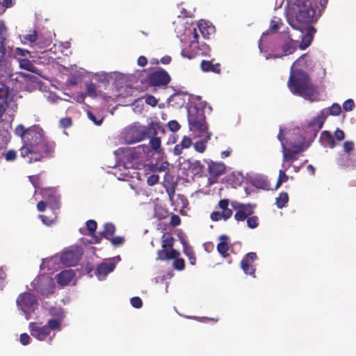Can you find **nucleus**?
<instances>
[{
    "label": "nucleus",
    "mask_w": 356,
    "mask_h": 356,
    "mask_svg": "<svg viewBox=\"0 0 356 356\" xmlns=\"http://www.w3.org/2000/svg\"><path fill=\"white\" fill-rule=\"evenodd\" d=\"M55 143L49 140L42 128L35 125L28 128L24 145L20 148V155L26 158L28 163L40 161L44 158L52 157Z\"/></svg>",
    "instance_id": "1"
},
{
    "label": "nucleus",
    "mask_w": 356,
    "mask_h": 356,
    "mask_svg": "<svg viewBox=\"0 0 356 356\" xmlns=\"http://www.w3.org/2000/svg\"><path fill=\"white\" fill-rule=\"evenodd\" d=\"M328 0H296L288 17L290 26L296 30L303 32L306 26H312L315 17L316 9L321 13ZM321 15V13H319Z\"/></svg>",
    "instance_id": "2"
},
{
    "label": "nucleus",
    "mask_w": 356,
    "mask_h": 356,
    "mask_svg": "<svg viewBox=\"0 0 356 356\" xmlns=\"http://www.w3.org/2000/svg\"><path fill=\"white\" fill-rule=\"evenodd\" d=\"M214 32V26L209 25L205 21H200L197 28L193 29V37L191 39L188 48H186L181 51V56L188 59H193L198 56L207 55L210 50L209 47L206 44H199V33H201L204 38L208 39Z\"/></svg>",
    "instance_id": "3"
},
{
    "label": "nucleus",
    "mask_w": 356,
    "mask_h": 356,
    "mask_svg": "<svg viewBox=\"0 0 356 356\" xmlns=\"http://www.w3.org/2000/svg\"><path fill=\"white\" fill-rule=\"evenodd\" d=\"M195 100H201L199 96H188V101L192 104L188 108V121L190 130L197 132L199 136H207V139H210L211 133L208 131V125L205 120L204 107L206 102H195Z\"/></svg>",
    "instance_id": "4"
},
{
    "label": "nucleus",
    "mask_w": 356,
    "mask_h": 356,
    "mask_svg": "<svg viewBox=\"0 0 356 356\" xmlns=\"http://www.w3.org/2000/svg\"><path fill=\"white\" fill-rule=\"evenodd\" d=\"M288 86L294 95L313 102L318 94L317 87L312 83L308 74L302 70L291 74Z\"/></svg>",
    "instance_id": "5"
},
{
    "label": "nucleus",
    "mask_w": 356,
    "mask_h": 356,
    "mask_svg": "<svg viewBox=\"0 0 356 356\" xmlns=\"http://www.w3.org/2000/svg\"><path fill=\"white\" fill-rule=\"evenodd\" d=\"M305 138L300 134H295L293 140H289V147L283 145V163L297 160V155L305 149Z\"/></svg>",
    "instance_id": "6"
},
{
    "label": "nucleus",
    "mask_w": 356,
    "mask_h": 356,
    "mask_svg": "<svg viewBox=\"0 0 356 356\" xmlns=\"http://www.w3.org/2000/svg\"><path fill=\"white\" fill-rule=\"evenodd\" d=\"M33 289L42 296L52 294L54 291L55 284L52 278L40 275L37 276L31 283Z\"/></svg>",
    "instance_id": "7"
},
{
    "label": "nucleus",
    "mask_w": 356,
    "mask_h": 356,
    "mask_svg": "<svg viewBox=\"0 0 356 356\" xmlns=\"http://www.w3.org/2000/svg\"><path fill=\"white\" fill-rule=\"evenodd\" d=\"M38 305L36 297L29 292L20 293L17 299V307L25 314L26 319L29 318L30 313L35 311Z\"/></svg>",
    "instance_id": "8"
},
{
    "label": "nucleus",
    "mask_w": 356,
    "mask_h": 356,
    "mask_svg": "<svg viewBox=\"0 0 356 356\" xmlns=\"http://www.w3.org/2000/svg\"><path fill=\"white\" fill-rule=\"evenodd\" d=\"M144 145H138L134 147H120L115 151V154L120 156L125 163H131L134 161L138 159L145 152Z\"/></svg>",
    "instance_id": "9"
},
{
    "label": "nucleus",
    "mask_w": 356,
    "mask_h": 356,
    "mask_svg": "<svg viewBox=\"0 0 356 356\" xmlns=\"http://www.w3.org/2000/svg\"><path fill=\"white\" fill-rule=\"evenodd\" d=\"M146 135L147 131L145 127L132 125L124 130L122 138L127 143L131 144L144 140Z\"/></svg>",
    "instance_id": "10"
},
{
    "label": "nucleus",
    "mask_w": 356,
    "mask_h": 356,
    "mask_svg": "<svg viewBox=\"0 0 356 356\" xmlns=\"http://www.w3.org/2000/svg\"><path fill=\"white\" fill-rule=\"evenodd\" d=\"M29 330L32 337L39 341H45L49 338L51 341L55 336V333L52 334L49 330V327L42 325L41 323L31 322L29 323Z\"/></svg>",
    "instance_id": "11"
},
{
    "label": "nucleus",
    "mask_w": 356,
    "mask_h": 356,
    "mask_svg": "<svg viewBox=\"0 0 356 356\" xmlns=\"http://www.w3.org/2000/svg\"><path fill=\"white\" fill-rule=\"evenodd\" d=\"M256 205L248 204H241L237 202H232L231 207L236 211L234 218L237 221H244L254 213Z\"/></svg>",
    "instance_id": "12"
},
{
    "label": "nucleus",
    "mask_w": 356,
    "mask_h": 356,
    "mask_svg": "<svg viewBox=\"0 0 356 356\" xmlns=\"http://www.w3.org/2000/svg\"><path fill=\"white\" fill-rule=\"evenodd\" d=\"M169 74L163 69L160 68L148 76V83L151 86L165 87L170 82Z\"/></svg>",
    "instance_id": "13"
},
{
    "label": "nucleus",
    "mask_w": 356,
    "mask_h": 356,
    "mask_svg": "<svg viewBox=\"0 0 356 356\" xmlns=\"http://www.w3.org/2000/svg\"><path fill=\"white\" fill-rule=\"evenodd\" d=\"M40 194L45 202L48 203V207L52 210L53 213H56L60 207V197L57 195L56 190L52 188H43Z\"/></svg>",
    "instance_id": "14"
},
{
    "label": "nucleus",
    "mask_w": 356,
    "mask_h": 356,
    "mask_svg": "<svg viewBox=\"0 0 356 356\" xmlns=\"http://www.w3.org/2000/svg\"><path fill=\"white\" fill-rule=\"evenodd\" d=\"M245 180L243 174L238 171H232L231 168H227L224 165V181L232 188L240 186Z\"/></svg>",
    "instance_id": "15"
},
{
    "label": "nucleus",
    "mask_w": 356,
    "mask_h": 356,
    "mask_svg": "<svg viewBox=\"0 0 356 356\" xmlns=\"http://www.w3.org/2000/svg\"><path fill=\"white\" fill-rule=\"evenodd\" d=\"M182 166H187L188 175L202 177L204 175V165L200 161L188 159L183 162Z\"/></svg>",
    "instance_id": "16"
},
{
    "label": "nucleus",
    "mask_w": 356,
    "mask_h": 356,
    "mask_svg": "<svg viewBox=\"0 0 356 356\" xmlns=\"http://www.w3.org/2000/svg\"><path fill=\"white\" fill-rule=\"evenodd\" d=\"M257 258V254L253 252H249L243 257L241 261V267L246 275L254 277L255 267L253 264Z\"/></svg>",
    "instance_id": "17"
},
{
    "label": "nucleus",
    "mask_w": 356,
    "mask_h": 356,
    "mask_svg": "<svg viewBox=\"0 0 356 356\" xmlns=\"http://www.w3.org/2000/svg\"><path fill=\"white\" fill-rule=\"evenodd\" d=\"M81 251L78 248L64 252L60 257L62 264L67 266L76 265L81 258Z\"/></svg>",
    "instance_id": "18"
},
{
    "label": "nucleus",
    "mask_w": 356,
    "mask_h": 356,
    "mask_svg": "<svg viewBox=\"0 0 356 356\" xmlns=\"http://www.w3.org/2000/svg\"><path fill=\"white\" fill-rule=\"evenodd\" d=\"M7 38L8 29L4 23L2 21H0V67H6L7 65V59L5 57V42Z\"/></svg>",
    "instance_id": "19"
},
{
    "label": "nucleus",
    "mask_w": 356,
    "mask_h": 356,
    "mask_svg": "<svg viewBox=\"0 0 356 356\" xmlns=\"http://www.w3.org/2000/svg\"><path fill=\"white\" fill-rule=\"evenodd\" d=\"M316 32V29L312 26H306L303 32L300 31L302 40L300 44H298V46L301 49H305L311 44L313 35Z\"/></svg>",
    "instance_id": "20"
},
{
    "label": "nucleus",
    "mask_w": 356,
    "mask_h": 356,
    "mask_svg": "<svg viewBox=\"0 0 356 356\" xmlns=\"http://www.w3.org/2000/svg\"><path fill=\"white\" fill-rule=\"evenodd\" d=\"M209 172V184L212 185L218 182V177L222 174V165L211 162L208 165Z\"/></svg>",
    "instance_id": "21"
},
{
    "label": "nucleus",
    "mask_w": 356,
    "mask_h": 356,
    "mask_svg": "<svg viewBox=\"0 0 356 356\" xmlns=\"http://www.w3.org/2000/svg\"><path fill=\"white\" fill-rule=\"evenodd\" d=\"M298 46V42L297 40H293L291 38H290L282 45V50L283 51V54H274L273 56H270V57L273 58H282L284 56L292 54L293 52L296 51Z\"/></svg>",
    "instance_id": "22"
},
{
    "label": "nucleus",
    "mask_w": 356,
    "mask_h": 356,
    "mask_svg": "<svg viewBox=\"0 0 356 356\" xmlns=\"http://www.w3.org/2000/svg\"><path fill=\"white\" fill-rule=\"evenodd\" d=\"M115 268V266L112 262L101 263L97 266L95 273L99 280H102L113 271Z\"/></svg>",
    "instance_id": "23"
},
{
    "label": "nucleus",
    "mask_w": 356,
    "mask_h": 356,
    "mask_svg": "<svg viewBox=\"0 0 356 356\" xmlns=\"http://www.w3.org/2000/svg\"><path fill=\"white\" fill-rule=\"evenodd\" d=\"M75 273L71 269L63 270L56 276L57 282L63 286H67L72 282Z\"/></svg>",
    "instance_id": "24"
},
{
    "label": "nucleus",
    "mask_w": 356,
    "mask_h": 356,
    "mask_svg": "<svg viewBox=\"0 0 356 356\" xmlns=\"http://www.w3.org/2000/svg\"><path fill=\"white\" fill-rule=\"evenodd\" d=\"M338 163L343 167H356V155L354 154H343L338 159Z\"/></svg>",
    "instance_id": "25"
},
{
    "label": "nucleus",
    "mask_w": 356,
    "mask_h": 356,
    "mask_svg": "<svg viewBox=\"0 0 356 356\" xmlns=\"http://www.w3.org/2000/svg\"><path fill=\"white\" fill-rule=\"evenodd\" d=\"M9 90L4 85L0 88V118L2 117L4 111L8 106Z\"/></svg>",
    "instance_id": "26"
},
{
    "label": "nucleus",
    "mask_w": 356,
    "mask_h": 356,
    "mask_svg": "<svg viewBox=\"0 0 356 356\" xmlns=\"http://www.w3.org/2000/svg\"><path fill=\"white\" fill-rule=\"evenodd\" d=\"M181 242L183 245L184 253L188 257L190 264L195 266L196 264V257L193 248L185 239H181Z\"/></svg>",
    "instance_id": "27"
},
{
    "label": "nucleus",
    "mask_w": 356,
    "mask_h": 356,
    "mask_svg": "<svg viewBox=\"0 0 356 356\" xmlns=\"http://www.w3.org/2000/svg\"><path fill=\"white\" fill-rule=\"evenodd\" d=\"M252 184L256 188L268 191L270 188V184L268 179L262 176H257L252 179Z\"/></svg>",
    "instance_id": "28"
},
{
    "label": "nucleus",
    "mask_w": 356,
    "mask_h": 356,
    "mask_svg": "<svg viewBox=\"0 0 356 356\" xmlns=\"http://www.w3.org/2000/svg\"><path fill=\"white\" fill-rule=\"evenodd\" d=\"M200 67L204 72H212L216 74H220L221 72L220 63L213 64L211 61L209 60H202Z\"/></svg>",
    "instance_id": "29"
},
{
    "label": "nucleus",
    "mask_w": 356,
    "mask_h": 356,
    "mask_svg": "<svg viewBox=\"0 0 356 356\" xmlns=\"http://www.w3.org/2000/svg\"><path fill=\"white\" fill-rule=\"evenodd\" d=\"M236 246L240 247L241 245L240 243L231 244L229 237L224 235V259H227L229 256V252L236 255L237 252L235 251Z\"/></svg>",
    "instance_id": "30"
},
{
    "label": "nucleus",
    "mask_w": 356,
    "mask_h": 356,
    "mask_svg": "<svg viewBox=\"0 0 356 356\" xmlns=\"http://www.w3.org/2000/svg\"><path fill=\"white\" fill-rule=\"evenodd\" d=\"M326 118L327 113L323 110L317 115L316 118L313 119L312 121L309 123V125L312 127H316L318 131L323 127Z\"/></svg>",
    "instance_id": "31"
},
{
    "label": "nucleus",
    "mask_w": 356,
    "mask_h": 356,
    "mask_svg": "<svg viewBox=\"0 0 356 356\" xmlns=\"http://www.w3.org/2000/svg\"><path fill=\"white\" fill-rule=\"evenodd\" d=\"M321 140L325 147L334 148L336 146L334 136L327 131H323L321 133Z\"/></svg>",
    "instance_id": "32"
},
{
    "label": "nucleus",
    "mask_w": 356,
    "mask_h": 356,
    "mask_svg": "<svg viewBox=\"0 0 356 356\" xmlns=\"http://www.w3.org/2000/svg\"><path fill=\"white\" fill-rule=\"evenodd\" d=\"M38 38L35 49L38 52H43L47 47L50 46L51 40L42 35H38Z\"/></svg>",
    "instance_id": "33"
},
{
    "label": "nucleus",
    "mask_w": 356,
    "mask_h": 356,
    "mask_svg": "<svg viewBox=\"0 0 356 356\" xmlns=\"http://www.w3.org/2000/svg\"><path fill=\"white\" fill-rule=\"evenodd\" d=\"M115 232V227L113 223L108 222L104 225V230L100 233L104 238L109 240L114 236Z\"/></svg>",
    "instance_id": "34"
},
{
    "label": "nucleus",
    "mask_w": 356,
    "mask_h": 356,
    "mask_svg": "<svg viewBox=\"0 0 356 356\" xmlns=\"http://www.w3.org/2000/svg\"><path fill=\"white\" fill-rule=\"evenodd\" d=\"M204 138L203 139H201L200 140H197L193 144V147L195 151H197L199 153H203L207 149V141L209 139L207 138V136L204 135V136H202Z\"/></svg>",
    "instance_id": "35"
},
{
    "label": "nucleus",
    "mask_w": 356,
    "mask_h": 356,
    "mask_svg": "<svg viewBox=\"0 0 356 356\" xmlns=\"http://www.w3.org/2000/svg\"><path fill=\"white\" fill-rule=\"evenodd\" d=\"M289 202V195L286 192H282L276 198L275 204L279 209H282Z\"/></svg>",
    "instance_id": "36"
},
{
    "label": "nucleus",
    "mask_w": 356,
    "mask_h": 356,
    "mask_svg": "<svg viewBox=\"0 0 356 356\" xmlns=\"http://www.w3.org/2000/svg\"><path fill=\"white\" fill-rule=\"evenodd\" d=\"M18 61H19V67L22 69H24V70L30 71V72L33 71V69L35 68V67H34L33 64L32 63V62L30 61L29 59L22 58V59H19Z\"/></svg>",
    "instance_id": "37"
},
{
    "label": "nucleus",
    "mask_w": 356,
    "mask_h": 356,
    "mask_svg": "<svg viewBox=\"0 0 356 356\" xmlns=\"http://www.w3.org/2000/svg\"><path fill=\"white\" fill-rule=\"evenodd\" d=\"M47 327H49V330L50 333L51 334L53 330H60V321L57 319H49L47 322V324L46 325Z\"/></svg>",
    "instance_id": "38"
},
{
    "label": "nucleus",
    "mask_w": 356,
    "mask_h": 356,
    "mask_svg": "<svg viewBox=\"0 0 356 356\" xmlns=\"http://www.w3.org/2000/svg\"><path fill=\"white\" fill-rule=\"evenodd\" d=\"M86 92L87 95L92 98L97 97L98 95L95 84L92 82L86 83Z\"/></svg>",
    "instance_id": "39"
},
{
    "label": "nucleus",
    "mask_w": 356,
    "mask_h": 356,
    "mask_svg": "<svg viewBox=\"0 0 356 356\" xmlns=\"http://www.w3.org/2000/svg\"><path fill=\"white\" fill-rule=\"evenodd\" d=\"M163 186L165 188H172L174 190V177L170 173H165L163 178Z\"/></svg>",
    "instance_id": "40"
},
{
    "label": "nucleus",
    "mask_w": 356,
    "mask_h": 356,
    "mask_svg": "<svg viewBox=\"0 0 356 356\" xmlns=\"http://www.w3.org/2000/svg\"><path fill=\"white\" fill-rule=\"evenodd\" d=\"M54 213V217H49L45 215H40L39 218L42 220V222L46 225H51L53 222H54L57 218L58 211L56 213Z\"/></svg>",
    "instance_id": "41"
},
{
    "label": "nucleus",
    "mask_w": 356,
    "mask_h": 356,
    "mask_svg": "<svg viewBox=\"0 0 356 356\" xmlns=\"http://www.w3.org/2000/svg\"><path fill=\"white\" fill-rule=\"evenodd\" d=\"M150 146L151 148L154 150L156 152L159 153L161 152V139L158 137H154L152 138L150 141Z\"/></svg>",
    "instance_id": "42"
},
{
    "label": "nucleus",
    "mask_w": 356,
    "mask_h": 356,
    "mask_svg": "<svg viewBox=\"0 0 356 356\" xmlns=\"http://www.w3.org/2000/svg\"><path fill=\"white\" fill-rule=\"evenodd\" d=\"M38 34L37 31H33L30 32L29 34H26V35H24V38L25 40H26L29 42H30L31 43H32L33 47L35 48L36 42H37V40H38Z\"/></svg>",
    "instance_id": "43"
},
{
    "label": "nucleus",
    "mask_w": 356,
    "mask_h": 356,
    "mask_svg": "<svg viewBox=\"0 0 356 356\" xmlns=\"http://www.w3.org/2000/svg\"><path fill=\"white\" fill-rule=\"evenodd\" d=\"M174 238L172 236H167L166 237L163 236V239L162 241V248L165 249H169L172 248L174 245Z\"/></svg>",
    "instance_id": "44"
},
{
    "label": "nucleus",
    "mask_w": 356,
    "mask_h": 356,
    "mask_svg": "<svg viewBox=\"0 0 356 356\" xmlns=\"http://www.w3.org/2000/svg\"><path fill=\"white\" fill-rule=\"evenodd\" d=\"M15 133L17 136H20L24 142L25 140V136L28 133V129H25L23 125L19 124L15 128Z\"/></svg>",
    "instance_id": "45"
},
{
    "label": "nucleus",
    "mask_w": 356,
    "mask_h": 356,
    "mask_svg": "<svg viewBox=\"0 0 356 356\" xmlns=\"http://www.w3.org/2000/svg\"><path fill=\"white\" fill-rule=\"evenodd\" d=\"M232 209H234L232 207L229 208V200L224 199V220L229 218L232 216Z\"/></svg>",
    "instance_id": "46"
},
{
    "label": "nucleus",
    "mask_w": 356,
    "mask_h": 356,
    "mask_svg": "<svg viewBox=\"0 0 356 356\" xmlns=\"http://www.w3.org/2000/svg\"><path fill=\"white\" fill-rule=\"evenodd\" d=\"M97 224L94 220H89L86 222V228L88 231V235H93L97 229Z\"/></svg>",
    "instance_id": "47"
},
{
    "label": "nucleus",
    "mask_w": 356,
    "mask_h": 356,
    "mask_svg": "<svg viewBox=\"0 0 356 356\" xmlns=\"http://www.w3.org/2000/svg\"><path fill=\"white\" fill-rule=\"evenodd\" d=\"M341 107L337 103L332 104V105L329 108V114L331 115L337 116L341 113Z\"/></svg>",
    "instance_id": "48"
},
{
    "label": "nucleus",
    "mask_w": 356,
    "mask_h": 356,
    "mask_svg": "<svg viewBox=\"0 0 356 356\" xmlns=\"http://www.w3.org/2000/svg\"><path fill=\"white\" fill-rule=\"evenodd\" d=\"M289 179V177L286 175L285 172L280 170L279 172V177L277 181L275 189L278 188L283 182H286Z\"/></svg>",
    "instance_id": "49"
},
{
    "label": "nucleus",
    "mask_w": 356,
    "mask_h": 356,
    "mask_svg": "<svg viewBox=\"0 0 356 356\" xmlns=\"http://www.w3.org/2000/svg\"><path fill=\"white\" fill-rule=\"evenodd\" d=\"M282 24L280 19H272L270 21V24L268 31L270 32H277L280 26Z\"/></svg>",
    "instance_id": "50"
},
{
    "label": "nucleus",
    "mask_w": 356,
    "mask_h": 356,
    "mask_svg": "<svg viewBox=\"0 0 356 356\" xmlns=\"http://www.w3.org/2000/svg\"><path fill=\"white\" fill-rule=\"evenodd\" d=\"M247 224H248V226L251 228V229H254V228H256L258 225H259V218L257 216H250L248 219H247Z\"/></svg>",
    "instance_id": "51"
},
{
    "label": "nucleus",
    "mask_w": 356,
    "mask_h": 356,
    "mask_svg": "<svg viewBox=\"0 0 356 356\" xmlns=\"http://www.w3.org/2000/svg\"><path fill=\"white\" fill-rule=\"evenodd\" d=\"M180 255V253L176 250L175 249H173L172 248L167 249V256L165 257L166 260L169 259H177Z\"/></svg>",
    "instance_id": "52"
},
{
    "label": "nucleus",
    "mask_w": 356,
    "mask_h": 356,
    "mask_svg": "<svg viewBox=\"0 0 356 356\" xmlns=\"http://www.w3.org/2000/svg\"><path fill=\"white\" fill-rule=\"evenodd\" d=\"M108 241H111V244L113 246L118 247V246L122 245L124 243L125 239L123 236H113Z\"/></svg>",
    "instance_id": "53"
},
{
    "label": "nucleus",
    "mask_w": 356,
    "mask_h": 356,
    "mask_svg": "<svg viewBox=\"0 0 356 356\" xmlns=\"http://www.w3.org/2000/svg\"><path fill=\"white\" fill-rule=\"evenodd\" d=\"M173 266L178 270H183L185 268V261L183 259L178 257L177 259H175Z\"/></svg>",
    "instance_id": "54"
},
{
    "label": "nucleus",
    "mask_w": 356,
    "mask_h": 356,
    "mask_svg": "<svg viewBox=\"0 0 356 356\" xmlns=\"http://www.w3.org/2000/svg\"><path fill=\"white\" fill-rule=\"evenodd\" d=\"M168 129L172 132H177L179 130L181 126L176 120H170L168 123Z\"/></svg>",
    "instance_id": "55"
},
{
    "label": "nucleus",
    "mask_w": 356,
    "mask_h": 356,
    "mask_svg": "<svg viewBox=\"0 0 356 356\" xmlns=\"http://www.w3.org/2000/svg\"><path fill=\"white\" fill-rule=\"evenodd\" d=\"M144 98L145 100V103L151 106H156L158 104L157 99L153 95H146Z\"/></svg>",
    "instance_id": "56"
},
{
    "label": "nucleus",
    "mask_w": 356,
    "mask_h": 356,
    "mask_svg": "<svg viewBox=\"0 0 356 356\" xmlns=\"http://www.w3.org/2000/svg\"><path fill=\"white\" fill-rule=\"evenodd\" d=\"M355 144L353 141H346L343 143V151L345 154H352L351 152L354 149Z\"/></svg>",
    "instance_id": "57"
},
{
    "label": "nucleus",
    "mask_w": 356,
    "mask_h": 356,
    "mask_svg": "<svg viewBox=\"0 0 356 356\" xmlns=\"http://www.w3.org/2000/svg\"><path fill=\"white\" fill-rule=\"evenodd\" d=\"M355 107L354 101L352 99L346 100L343 104V108L346 111H351Z\"/></svg>",
    "instance_id": "58"
},
{
    "label": "nucleus",
    "mask_w": 356,
    "mask_h": 356,
    "mask_svg": "<svg viewBox=\"0 0 356 356\" xmlns=\"http://www.w3.org/2000/svg\"><path fill=\"white\" fill-rule=\"evenodd\" d=\"M59 124L62 128L66 129L72 126V121L70 118H63L60 120Z\"/></svg>",
    "instance_id": "59"
},
{
    "label": "nucleus",
    "mask_w": 356,
    "mask_h": 356,
    "mask_svg": "<svg viewBox=\"0 0 356 356\" xmlns=\"http://www.w3.org/2000/svg\"><path fill=\"white\" fill-rule=\"evenodd\" d=\"M159 181V176L158 175H151L147 177V183L149 186H152L156 184Z\"/></svg>",
    "instance_id": "60"
},
{
    "label": "nucleus",
    "mask_w": 356,
    "mask_h": 356,
    "mask_svg": "<svg viewBox=\"0 0 356 356\" xmlns=\"http://www.w3.org/2000/svg\"><path fill=\"white\" fill-rule=\"evenodd\" d=\"M131 304L134 307L140 309L143 306V301L139 297H134L131 298Z\"/></svg>",
    "instance_id": "61"
},
{
    "label": "nucleus",
    "mask_w": 356,
    "mask_h": 356,
    "mask_svg": "<svg viewBox=\"0 0 356 356\" xmlns=\"http://www.w3.org/2000/svg\"><path fill=\"white\" fill-rule=\"evenodd\" d=\"M170 225L172 227H177L181 224V218L177 214H172L170 221Z\"/></svg>",
    "instance_id": "62"
},
{
    "label": "nucleus",
    "mask_w": 356,
    "mask_h": 356,
    "mask_svg": "<svg viewBox=\"0 0 356 356\" xmlns=\"http://www.w3.org/2000/svg\"><path fill=\"white\" fill-rule=\"evenodd\" d=\"M179 143H181V145H182L184 149L189 148L193 144L191 138L188 136H184Z\"/></svg>",
    "instance_id": "63"
},
{
    "label": "nucleus",
    "mask_w": 356,
    "mask_h": 356,
    "mask_svg": "<svg viewBox=\"0 0 356 356\" xmlns=\"http://www.w3.org/2000/svg\"><path fill=\"white\" fill-rule=\"evenodd\" d=\"M16 156L17 153L15 150L13 149L8 150L5 154V158L8 161H14L16 159Z\"/></svg>",
    "instance_id": "64"
}]
</instances>
